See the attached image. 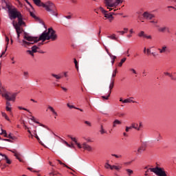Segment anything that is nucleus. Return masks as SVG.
I'll use <instances>...</instances> for the list:
<instances>
[{"mask_svg": "<svg viewBox=\"0 0 176 176\" xmlns=\"http://www.w3.org/2000/svg\"><path fill=\"white\" fill-rule=\"evenodd\" d=\"M126 60H127L126 58H123L121 59L120 63H118V67H122L123 65V63L126 62Z\"/></svg>", "mask_w": 176, "mask_h": 176, "instance_id": "obj_27", "label": "nucleus"}, {"mask_svg": "<svg viewBox=\"0 0 176 176\" xmlns=\"http://www.w3.org/2000/svg\"><path fill=\"white\" fill-rule=\"evenodd\" d=\"M151 54L153 57H156V56H157V54H156V52H152Z\"/></svg>", "mask_w": 176, "mask_h": 176, "instance_id": "obj_62", "label": "nucleus"}, {"mask_svg": "<svg viewBox=\"0 0 176 176\" xmlns=\"http://www.w3.org/2000/svg\"><path fill=\"white\" fill-rule=\"evenodd\" d=\"M12 25L14 28V25H17L18 27H21V25H24L25 27V22L23 21V16L21 15L18 18V23H16V22L12 23Z\"/></svg>", "mask_w": 176, "mask_h": 176, "instance_id": "obj_9", "label": "nucleus"}, {"mask_svg": "<svg viewBox=\"0 0 176 176\" xmlns=\"http://www.w3.org/2000/svg\"><path fill=\"white\" fill-rule=\"evenodd\" d=\"M130 71L133 72V74H135V75H137V72L135 71V69H130Z\"/></svg>", "mask_w": 176, "mask_h": 176, "instance_id": "obj_57", "label": "nucleus"}, {"mask_svg": "<svg viewBox=\"0 0 176 176\" xmlns=\"http://www.w3.org/2000/svg\"><path fill=\"white\" fill-rule=\"evenodd\" d=\"M30 16L33 17V19H38V17L35 16V14H34L32 12H30Z\"/></svg>", "mask_w": 176, "mask_h": 176, "instance_id": "obj_42", "label": "nucleus"}, {"mask_svg": "<svg viewBox=\"0 0 176 176\" xmlns=\"http://www.w3.org/2000/svg\"><path fill=\"white\" fill-rule=\"evenodd\" d=\"M158 31L160 32H166H166H168V34H171V30H170L169 28H168V27L160 28L158 29Z\"/></svg>", "mask_w": 176, "mask_h": 176, "instance_id": "obj_14", "label": "nucleus"}, {"mask_svg": "<svg viewBox=\"0 0 176 176\" xmlns=\"http://www.w3.org/2000/svg\"><path fill=\"white\" fill-rule=\"evenodd\" d=\"M111 156H113L114 157H116L117 159L122 158V155L111 154Z\"/></svg>", "mask_w": 176, "mask_h": 176, "instance_id": "obj_38", "label": "nucleus"}, {"mask_svg": "<svg viewBox=\"0 0 176 176\" xmlns=\"http://www.w3.org/2000/svg\"><path fill=\"white\" fill-rule=\"evenodd\" d=\"M126 171L129 176H131V175L134 173V171H133L131 169H126Z\"/></svg>", "mask_w": 176, "mask_h": 176, "instance_id": "obj_32", "label": "nucleus"}, {"mask_svg": "<svg viewBox=\"0 0 176 176\" xmlns=\"http://www.w3.org/2000/svg\"><path fill=\"white\" fill-rule=\"evenodd\" d=\"M9 101H11V100H7V102H6V107H12V104H10V102H9Z\"/></svg>", "mask_w": 176, "mask_h": 176, "instance_id": "obj_39", "label": "nucleus"}, {"mask_svg": "<svg viewBox=\"0 0 176 176\" xmlns=\"http://www.w3.org/2000/svg\"><path fill=\"white\" fill-rule=\"evenodd\" d=\"M110 96H111V94H109V93L107 96H102V98H103V100H108Z\"/></svg>", "mask_w": 176, "mask_h": 176, "instance_id": "obj_46", "label": "nucleus"}, {"mask_svg": "<svg viewBox=\"0 0 176 176\" xmlns=\"http://www.w3.org/2000/svg\"><path fill=\"white\" fill-rule=\"evenodd\" d=\"M169 77L171 78L172 80H176V78H174V76L172 74H170V76H169Z\"/></svg>", "mask_w": 176, "mask_h": 176, "instance_id": "obj_59", "label": "nucleus"}, {"mask_svg": "<svg viewBox=\"0 0 176 176\" xmlns=\"http://www.w3.org/2000/svg\"><path fill=\"white\" fill-rule=\"evenodd\" d=\"M85 124H87L89 127H91V122L89 121H84Z\"/></svg>", "mask_w": 176, "mask_h": 176, "instance_id": "obj_40", "label": "nucleus"}, {"mask_svg": "<svg viewBox=\"0 0 176 176\" xmlns=\"http://www.w3.org/2000/svg\"><path fill=\"white\" fill-rule=\"evenodd\" d=\"M146 34H145V32L144 31H140L138 34V36H139L140 38H145L146 36Z\"/></svg>", "mask_w": 176, "mask_h": 176, "instance_id": "obj_25", "label": "nucleus"}, {"mask_svg": "<svg viewBox=\"0 0 176 176\" xmlns=\"http://www.w3.org/2000/svg\"><path fill=\"white\" fill-rule=\"evenodd\" d=\"M149 170H151V169L148 168V169H147V170L145 171V174H144L145 176L149 175L148 174V173L149 172Z\"/></svg>", "mask_w": 176, "mask_h": 176, "instance_id": "obj_58", "label": "nucleus"}, {"mask_svg": "<svg viewBox=\"0 0 176 176\" xmlns=\"http://www.w3.org/2000/svg\"><path fill=\"white\" fill-rule=\"evenodd\" d=\"M47 109H49L52 114H54L56 112V110L54 109V108H53V107L48 105L47 106Z\"/></svg>", "mask_w": 176, "mask_h": 176, "instance_id": "obj_28", "label": "nucleus"}, {"mask_svg": "<svg viewBox=\"0 0 176 176\" xmlns=\"http://www.w3.org/2000/svg\"><path fill=\"white\" fill-rule=\"evenodd\" d=\"M122 169V166L120 165H112L111 170H116V171H119L120 170Z\"/></svg>", "mask_w": 176, "mask_h": 176, "instance_id": "obj_17", "label": "nucleus"}, {"mask_svg": "<svg viewBox=\"0 0 176 176\" xmlns=\"http://www.w3.org/2000/svg\"><path fill=\"white\" fill-rule=\"evenodd\" d=\"M14 156L18 160H19L20 162H23V160H21V158L19 157L20 156L19 153H14Z\"/></svg>", "mask_w": 176, "mask_h": 176, "instance_id": "obj_34", "label": "nucleus"}, {"mask_svg": "<svg viewBox=\"0 0 176 176\" xmlns=\"http://www.w3.org/2000/svg\"><path fill=\"white\" fill-rule=\"evenodd\" d=\"M111 167H112V165L108 164V162H107V163L105 164V165H104V168H106L107 169L110 168V170H111Z\"/></svg>", "mask_w": 176, "mask_h": 176, "instance_id": "obj_37", "label": "nucleus"}, {"mask_svg": "<svg viewBox=\"0 0 176 176\" xmlns=\"http://www.w3.org/2000/svg\"><path fill=\"white\" fill-rule=\"evenodd\" d=\"M114 19H115V17H113V16H111V17H110V18L109 19V22H110V23H112V21H113Z\"/></svg>", "mask_w": 176, "mask_h": 176, "instance_id": "obj_53", "label": "nucleus"}, {"mask_svg": "<svg viewBox=\"0 0 176 176\" xmlns=\"http://www.w3.org/2000/svg\"><path fill=\"white\" fill-rule=\"evenodd\" d=\"M118 73L117 70H114L112 74V78H115L116 76V74Z\"/></svg>", "mask_w": 176, "mask_h": 176, "instance_id": "obj_49", "label": "nucleus"}, {"mask_svg": "<svg viewBox=\"0 0 176 176\" xmlns=\"http://www.w3.org/2000/svg\"><path fill=\"white\" fill-rule=\"evenodd\" d=\"M67 107L70 109H72V108H74V109H76V107H75V106L69 104V103L67 104Z\"/></svg>", "mask_w": 176, "mask_h": 176, "instance_id": "obj_47", "label": "nucleus"}, {"mask_svg": "<svg viewBox=\"0 0 176 176\" xmlns=\"http://www.w3.org/2000/svg\"><path fill=\"white\" fill-rule=\"evenodd\" d=\"M146 53H147V54H151V50L150 49H147L146 50Z\"/></svg>", "mask_w": 176, "mask_h": 176, "instance_id": "obj_64", "label": "nucleus"}, {"mask_svg": "<svg viewBox=\"0 0 176 176\" xmlns=\"http://www.w3.org/2000/svg\"><path fill=\"white\" fill-rule=\"evenodd\" d=\"M69 138H71V140L72 141H74V142H75L76 145H77L78 148H79V149H81V148H83V149H85V151H88L89 152H91V151H93V148L89 146V144H87L85 142L82 144V146L78 143V141L76 140V138H72L71 135H68Z\"/></svg>", "mask_w": 176, "mask_h": 176, "instance_id": "obj_5", "label": "nucleus"}, {"mask_svg": "<svg viewBox=\"0 0 176 176\" xmlns=\"http://www.w3.org/2000/svg\"><path fill=\"white\" fill-rule=\"evenodd\" d=\"M131 127H133V129H135V130H138V131H140V127H138V124L133 122L131 124Z\"/></svg>", "mask_w": 176, "mask_h": 176, "instance_id": "obj_21", "label": "nucleus"}, {"mask_svg": "<svg viewBox=\"0 0 176 176\" xmlns=\"http://www.w3.org/2000/svg\"><path fill=\"white\" fill-rule=\"evenodd\" d=\"M145 149V146H141L140 147L138 148L137 153H142V152H144Z\"/></svg>", "mask_w": 176, "mask_h": 176, "instance_id": "obj_22", "label": "nucleus"}, {"mask_svg": "<svg viewBox=\"0 0 176 176\" xmlns=\"http://www.w3.org/2000/svg\"><path fill=\"white\" fill-rule=\"evenodd\" d=\"M28 170L32 171L33 173H39V170H32V168L28 167Z\"/></svg>", "mask_w": 176, "mask_h": 176, "instance_id": "obj_48", "label": "nucleus"}, {"mask_svg": "<svg viewBox=\"0 0 176 176\" xmlns=\"http://www.w3.org/2000/svg\"><path fill=\"white\" fill-rule=\"evenodd\" d=\"M38 49H39V47L34 45L33 47H32V50H28V53H29L30 56H34V53H36V50H38Z\"/></svg>", "mask_w": 176, "mask_h": 176, "instance_id": "obj_13", "label": "nucleus"}, {"mask_svg": "<svg viewBox=\"0 0 176 176\" xmlns=\"http://www.w3.org/2000/svg\"><path fill=\"white\" fill-rule=\"evenodd\" d=\"M131 98H130L124 100L123 103L124 104H127L129 102H133V104H135L137 102L135 101V100H131Z\"/></svg>", "mask_w": 176, "mask_h": 176, "instance_id": "obj_18", "label": "nucleus"}, {"mask_svg": "<svg viewBox=\"0 0 176 176\" xmlns=\"http://www.w3.org/2000/svg\"><path fill=\"white\" fill-rule=\"evenodd\" d=\"M6 50H8V48H6V50L2 52L1 55L0 56V58H2V56L5 55V54L6 53Z\"/></svg>", "mask_w": 176, "mask_h": 176, "instance_id": "obj_51", "label": "nucleus"}, {"mask_svg": "<svg viewBox=\"0 0 176 176\" xmlns=\"http://www.w3.org/2000/svg\"><path fill=\"white\" fill-rule=\"evenodd\" d=\"M8 138H10V140H13L14 141L17 140V138L16 136L13 135V134H12V133H10L8 135Z\"/></svg>", "mask_w": 176, "mask_h": 176, "instance_id": "obj_29", "label": "nucleus"}, {"mask_svg": "<svg viewBox=\"0 0 176 176\" xmlns=\"http://www.w3.org/2000/svg\"><path fill=\"white\" fill-rule=\"evenodd\" d=\"M61 140H62L63 144H65V145H66L67 146L71 147V144H68V143L67 142V141H65V140H63V139H61Z\"/></svg>", "mask_w": 176, "mask_h": 176, "instance_id": "obj_43", "label": "nucleus"}, {"mask_svg": "<svg viewBox=\"0 0 176 176\" xmlns=\"http://www.w3.org/2000/svg\"><path fill=\"white\" fill-rule=\"evenodd\" d=\"M18 108H19V109H23V111H27V112H29V113H31V112L30 111V110H28V109H26V108H24V107H18Z\"/></svg>", "mask_w": 176, "mask_h": 176, "instance_id": "obj_41", "label": "nucleus"}, {"mask_svg": "<svg viewBox=\"0 0 176 176\" xmlns=\"http://www.w3.org/2000/svg\"><path fill=\"white\" fill-rule=\"evenodd\" d=\"M168 8H170V9H175V10H176V7L175 6H168Z\"/></svg>", "mask_w": 176, "mask_h": 176, "instance_id": "obj_63", "label": "nucleus"}, {"mask_svg": "<svg viewBox=\"0 0 176 176\" xmlns=\"http://www.w3.org/2000/svg\"><path fill=\"white\" fill-rule=\"evenodd\" d=\"M149 170L151 173H154V174H156L157 176H167L166 170H164V168H159L157 166L155 168H150Z\"/></svg>", "mask_w": 176, "mask_h": 176, "instance_id": "obj_6", "label": "nucleus"}, {"mask_svg": "<svg viewBox=\"0 0 176 176\" xmlns=\"http://www.w3.org/2000/svg\"><path fill=\"white\" fill-rule=\"evenodd\" d=\"M4 36L6 38V42H7L6 45V49H8V46L9 45L10 39H9V37H8V36L6 34H4Z\"/></svg>", "mask_w": 176, "mask_h": 176, "instance_id": "obj_31", "label": "nucleus"}, {"mask_svg": "<svg viewBox=\"0 0 176 176\" xmlns=\"http://www.w3.org/2000/svg\"><path fill=\"white\" fill-rule=\"evenodd\" d=\"M8 12L10 14V19H19V17L21 16V13H20V12H19L16 8L14 9H9L8 10Z\"/></svg>", "mask_w": 176, "mask_h": 176, "instance_id": "obj_7", "label": "nucleus"}, {"mask_svg": "<svg viewBox=\"0 0 176 176\" xmlns=\"http://www.w3.org/2000/svg\"><path fill=\"white\" fill-rule=\"evenodd\" d=\"M105 133H107V132L105 131V130H104V128H103V126L102 125L101 126V129H100V133L101 134H105Z\"/></svg>", "mask_w": 176, "mask_h": 176, "instance_id": "obj_44", "label": "nucleus"}, {"mask_svg": "<svg viewBox=\"0 0 176 176\" xmlns=\"http://www.w3.org/2000/svg\"><path fill=\"white\" fill-rule=\"evenodd\" d=\"M60 89H62V90H63V91H65V92L68 91V89H67L64 87H60Z\"/></svg>", "mask_w": 176, "mask_h": 176, "instance_id": "obj_54", "label": "nucleus"}, {"mask_svg": "<svg viewBox=\"0 0 176 176\" xmlns=\"http://www.w3.org/2000/svg\"><path fill=\"white\" fill-rule=\"evenodd\" d=\"M109 56L110 57H112V60H114L116 58V56H113V55H111V54H109Z\"/></svg>", "mask_w": 176, "mask_h": 176, "instance_id": "obj_61", "label": "nucleus"}, {"mask_svg": "<svg viewBox=\"0 0 176 176\" xmlns=\"http://www.w3.org/2000/svg\"><path fill=\"white\" fill-rule=\"evenodd\" d=\"M65 19H67L68 20H71V19H72V16H71V15H67V16H65Z\"/></svg>", "mask_w": 176, "mask_h": 176, "instance_id": "obj_56", "label": "nucleus"}, {"mask_svg": "<svg viewBox=\"0 0 176 176\" xmlns=\"http://www.w3.org/2000/svg\"><path fill=\"white\" fill-rule=\"evenodd\" d=\"M143 17H144V19H146L147 20H152L153 19H155V15L148 12H145L143 13Z\"/></svg>", "mask_w": 176, "mask_h": 176, "instance_id": "obj_11", "label": "nucleus"}, {"mask_svg": "<svg viewBox=\"0 0 176 176\" xmlns=\"http://www.w3.org/2000/svg\"><path fill=\"white\" fill-rule=\"evenodd\" d=\"M6 111L8 112H12V107H6Z\"/></svg>", "mask_w": 176, "mask_h": 176, "instance_id": "obj_50", "label": "nucleus"}, {"mask_svg": "<svg viewBox=\"0 0 176 176\" xmlns=\"http://www.w3.org/2000/svg\"><path fill=\"white\" fill-rule=\"evenodd\" d=\"M160 54H168L170 53V49L166 45H163L160 48H157Z\"/></svg>", "mask_w": 176, "mask_h": 176, "instance_id": "obj_8", "label": "nucleus"}, {"mask_svg": "<svg viewBox=\"0 0 176 176\" xmlns=\"http://www.w3.org/2000/svg\"><path fill=\"white\" fill-rule=\"evenodd\" d=\"M2 6H3V9H10V6L8 3V2H6V1L5 0H2Z\"/></svg>", "mask_w": 176, "mask_h": 176, "instance_id": "obj_15", "label": "nucleus"}, {"mask_svg": "<svg viewBox=\"0 0 176 176\" xmlns=\"http://www.w3.org/2000/svg\"><path fill=\"white\" fill-rule=\"evenodd\" d=\"M117 32H118L119 34H121V35H124V34H126V32L124 31H117Z\"/></svg>", "mask_w": 176, "mask_h": 176, "instance_id": "obj_55", "label": "nucleus"}, {"mask_svg": "<svg viewBox=\"0 0 176 176\" xmlns=\"http://www.w3.org/2000/svg\"><path fill=\"white\" fill-rule=\"evenodd\" d=\"M120 124H122V122H120V120H115L113 122V128H115V127H116V126L120 125Z\"/></svg>", "mask_w": 176, "mask_h": 176, "instance_id": "obj_19", "label": "nucleus"}, {"mask_svg": "<svg viewBox=\"0 0 176 176\" xmlns=\"http://www.w3.org/2000/svg\"><path fill=\"white\" fill-rule=\"evenodd\" d=\"M122 0H104V5L110 12L112 10L111 8H116V6H118L119 3H122Z\"/></svg>", "mask_w": 176, "mask_h": 176, "instance_id": "obj_4", "label": "nucleus"}, {"mask_svg": "<svg viewBox=\"0 0 176 176\" xmlns=\"http://www.w3.org/2000/svg\"><path fill=\"white\" fill-rule=\"evenodd\" d=\"M64 76L67 78L68 76V72H63Z\"/></svg>", "mask_w": 176, "mask_h": 176, "instance_id": "obj_60", "label": "nucleus"}, {"mask_svg": "<svg viewBox=\"0 0 176 176\" xmlns=\"http://www.w3.org/2000/svg\"><path fill=\"white\" fill-rule=\"evenodd\" d=\"M114 85H115V82L113 80L109 85V94L112 93V89H113Z\"/></svg>", "mask_w": 176, "mask_h": 176, "instance_id": "obj_24", "label": "nucleus"}, {"mask_svg": "<svg viewBox=\"0 0 176 176\" xmlns=\"http://www.w3.org/2000/svg\"><path fill=\"white\" fill-rule=\"evenodd\" d=\"M74 64H75V67H76L77 71H79V66L78 65V60H76V58H74Z\"/></svg>", "mask_w": 176, "mask_h": 176, "instance_id": "obj_36", "label": "nucleus"}, {"mask_svg": "<svg viewBox=\"0 0 176 176\" xmlns=\"http://www.w3.org/2000/svg\"><path fill=\"white\" fill-rule=\"evenodd\" d=\"M0 156H4L5 160H6V163L8 164H12V161H10V160H9V158H8V156L6 155H3L2 153H0Z\"/></svg>", "mask_w": 176, "mask_h": 176, "instance_id": "obj_23", "label": "nucleus"}, {"mask_svg": "<svg viewBox=\"0 0 176 176\" xmlns=\"http://www.w3.org/2000/svg\"><path fill=\"white\" fill-rule=\"evenodd\" d=\"M58 162L60 164H63V166H65V167H67V168H71L68 166L65 165V164L63 163L60 160H58Z\"/></svg>", "mask_w": 176, "mask_h": 176, "instance_id": "obj_45", "label": "nucleus"}, {"mask_svg": "<svg viewBox=\"0 0 176 176\" xmlns=\"http://www.w3.org/2000/svg\"><path fill=\"white\" fill-rule=\"evenodd\" d=\"M1 134H4V137L8 138L9 135H8L6 130L1 129Z\"/></svg>", "mask_w": 176, "mask_h": 176, "instance_id": "obj_33", "label": "nucleus"}, {"mask_svg": "<svg viewBox=\"0 0 176 176\" xmlns=\"http://www.w3.org/2000/svg\"><path fill=\"white\" fill-rule=\"evenodd\" d=\"M107 38L112 39L113 41H118V38H116V34H113L111 36H108Z\"/></svg>", "mask_w": 176, "mask_h": 176, "instance_id": "obj_26", "label": "nucleus"}, {"mask_svg": "<svg viewBox=\"0 0 176 176\" xmlns=\"http://www.w3.org/2000/svg\"><path fill=\"white\" fill-rule=\"evenodd\" d=\"M30 116V119L32 120V122H34V123H36L37 124H40V126H42L43 127H45V125L39 123V122L36 121L35 120V117L32 116V115Z\"/></svg>", "mask_w": 176, "mask_h": 176, "instance_id": "obj_20", "label": "nucleus"}, {"mask_svg": "<svg viewBox=\"0 0 176 176\" xmlns=\"http://www.w3.org/2000/svg\"><path fill=\"white\" fill-rule=\"evenodd\" d=\"M1 115L3 118H5L6 120H8V122H10V119H9V117L6 113L1 112Z\"/></svg>", "mask_w": 176, "mask_h": 176, "instance_id": "obj_30", "label": "nucleus"}, {"mask_svg": "<svg viewBox=\"0 0 176 176\" xmlns=\"http://www.w3.org/2000/svg\"><path fill=\"white\" fill-rule=\"evenodd\" d=\"M14 25L17 34V38L20 39V34L23 32V28H21V27H19L17 25Z\"/></svg>", "mask_w": 176, "mask_h": 176, "instance_id": "obj_12", "label": "nucleus"}, {"mask_svg": "<svg viewBox=\"0 0 176 176\" xmlns=\"http://www.w3.org/2000/svg\"><path fill=\"white\" fill-rule=\"evenodd\" d=\"M100 12H102V13L103 14H104V17H105L106 19H111V17H112V16H113V14H115L114 12L108 13V11L104 10V9L102 8V7H100Z\"/></svg>", "mask_w": 176, "mask_h": 176, "instance_id": "obj_10", "label": "nucleus"}, {"mask_svg": "<svg viewBox=\"0 0 176 176\" xmlns=\"http://www.w3.org/2000/svg\"><path fill=\"white\" fill-rule=\"evenodd\" d=\"M51 76H52L53 78H55V79H56V82H58V80H60V79H61V78H63V76H61V75L60 74H51Z\"/></svg>", "mask_w": 176, "mask_h": 176, "instance_id": "obj_16", "label": "nucleus"}, {"mask_svg": "<svg viewBox=\"0 0 176 176\" xmlns=\"http://www.w3.org/2000/svg\"><path fill=\"white\" fill-rule=\"evenodd\" d=\"M35 138H36V140L38 141L39 144H41V145H45V144H43V143H42V141H41V139L39 138L38 135H36V133H35Z\"/></svg>", "mask_w": 176, "mask_h": 176, "instance_id": "obj_35", "label": "nucleus"}, {"mask_svg": "<svg viewBox=\"0 0 176 176\" xmlns=\"http://www.w3.org/2000/svg\"><path fill=\"white\" fill-rule=\"evenodd\" d=\"M34 3L36 6H42L45 8L47 12H49L52 14V16H58L57 8H56V5L53 3L52 1H48L45 3L42 2L41 0H33Z\"/></svg>", "mask_w": 176, "mask_h": 176, "instance_id": "obj_2", "label": "nucleus"}, {"mask_svg": "<svg viewBox=\"0 0 176 176\" xmlns=\"http://www.w3.org/2000/svg\"><path fill=\"white\" fill-rule=\"evenodd\" d=\"M144 38H146V39H152V36H151V35H146V36H144Z\"/></svg>", "mask_w": 176, "mask_h": 176, "instance_id": "obj_52", "label": "nucleus"}, {"mask_svg": "<svg viewBox=\"0 0 176 176\" xmlns=\"http://www.w3.org/2000/svg\"><path fill=\"white\" fill-rule=\"evenodd\" d=\"M20 92H9L6 91V89L2 87V84H0V94L2 97H4L7 101H16V97Z\"/></svg>", "mask_w": 176, "mask_h": 176, "instance_id": "obj_3", "label": "nucleus"}, {"mask_svg": "<svg viewBox=\"0 0 176 176\" xmlns=\"http://www.w3.org/2000/svg\"><path fill=\"white\" fill-rule=\"evenodd\" d=\"M23 38L28 41L23 40L22 46L27 47V46H30V45H34V43H36V42H39V41H42V43H39L38 46H42L45 41H50V39L52 41H57L58 36H57V34H56L55 30H53V28H50L47 31L43 32L39 38L30 36L28 34L25 35Z\"/></svg>", "mask_w": 176, "mask_h": 176, "instance_id": "obj_1", "label": "nucleus"}]
</instances>
